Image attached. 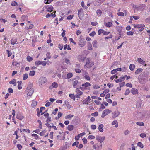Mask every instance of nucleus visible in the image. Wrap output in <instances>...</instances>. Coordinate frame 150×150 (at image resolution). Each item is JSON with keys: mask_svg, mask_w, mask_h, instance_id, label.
<instances>
[{"mask_svg": "<svg viewBox=\"0 0 150 150\" xmlns=\"http://www.w3.org/2000/svg\"><path fill=\"white\" fill-rule=\"evenodd\" d=\"M124 80V77H121L119 79H118L115 80V82L117 83H118L119 82H121Z\"/></svg>", "mask_w": 150, "mask_h": 150, "instance_id": "6ab92c4d", "label": "nucleus"}, {"mask_svg": "<svg viewBox=\"0 0 150 150\" xmlns=\"http://www.w3.org/2000/svg\"><path fill=\"white\" fill-rule=\"evenodd\" d=\"M78 83V80H75L73 82L72 85L74 88H76V86Z\"/></svg>", "mask_w": 150, "mask_h": 150, "instance_id": "2f4dec72", "label": "nucleus"}, {"mask_svg": "<svg viewBox=\"0 0 150 150\" xmlns=\"http://www.w3.org/2000/svg\"><path fill=\"white\" fill-rule=\"evenodd\" d=\"M46 64L47 63L46 62L44 61H37L35 62V64L36 66L41 64L44 66H45Z\"/></svg>", "mask_w": 150, "mask_h": 150, "instance_id": "20e7f679", "label": "nucleus"}, {"mask_svg": "<svg viewBox=\"0 0 150 150\" xmlns=\"http://www.w3.org/2000/svg\"><path fill=\"white\" fill-rule=\"evenodd\" d=\"M136 124L140 126H143L144 125V124L143 122H136Z\"/></svg>", "mask_w": 150, "mask_h": 150, "instance_id": "79ce46f5", "label": "nucleus"}, {"mask_svg": "<svg viewBox=\"0 0 150 150\" xmlns=\"http://www.w3.org/2000/svg\"><path fill=\"white\" fill-rule=\"evenodd\" d=\"M16 82V79H13V80H11L10 81H9V83L10 84H13L14 83H15Z\"/></svg>", "mask_w": 150, "mask_h": 150, "instance_id": "69168bd1", "label": "nucleus"}, {"mask_svg": "<svg viewBox=\"0 0 150 150\" xmlns=\"http://www.w3.org/2000/svg\"><path fill=\"white\" fill-rule=\"evenodd\" d=\"M91 100L90 97V96H88L87 98L83 100V104H86L87 102H88L90 101Z\"/></svg>", "mask_w": 150, "mask_h": 150, "instance_id": "dca6fc26", "label": "nucleus"}, {"mask_svg": "<svg viewBox=\"0 0 150 150\" xmlns=\"http://www.w3.org/2000/svg\"><path fill=\"white\" fill-rule=\"evenodd\" d=\"M86 42V41L84 39H81L79 41V46L81 47L84 46L85 45Z\"/></svg>", "mask_w": 150, "mask_h": 150, "instance_id": "0eeeda50", "label": "nucleus"}, {"mask_svg": "<svg viewBox=\"0 0 150 150\" xmlns=\"http://www.w3.org/2000/svg\"><path fill=\"white\" fill-rule=\"evenodd\" d=\"M26 58L27 60L29 62L31 61L33 59V58L30 56L29 55L27 56Z\"/></svg>", "mask_w": 150, "mask_h": 150, "instance_id": "09e8293b", "label": "nucleus"}, {"mask_svg": "<svg viewBox=\"0 0 150 150\" xmlns=\"http://www.w3.org/2000/svg\"><path fill=\"white\" fill-rule=\"evenodd\" d=\"M98 113L97 111H96L95 112L92 113L91 114V115L92 116H95V117L98 116Z\"/></svg>", "mask_w": 150, "mask_h": 150, "instance_id": "6e6d98bb", "label": "nucleus"}, {"mask_svg": "<svg viewBox=\"0 0 150 150\" xmlns=\"http://www.w3.org/2000/svg\"><path fill=\"white\" fill-rule=\"evenodd\" d=\"M28 77V74L25 73L23 75V80H25Z\"/></svg>", "mask_w": 150, "mask_h": 150, "instance_id": "58836bf2", "label": "nucleus"}, {"mask_svg": "<svg viewBox=\"0 0 150 150\" xmlns=\"http://www.w3.org/2000/svg\"><path fill=\"white\" fill-rule=\"evenodd\" d=\"M45 8L47 9V12H52L54 9L53 7L51 5H47L45 6Z\"/></svg>", "mask_w": 150, "mask_h": 150, "instance_id": "39448f33", "label": "nucleus"}, {"mask_svg": "<svg viewBox=\"0 0 150 150\" xmlns=\"http://www.w3.org/2000/svg\"><path fill=\"white\" fill-rule=\"evenodd\" d=\"M137 61L139 63L144 66H146L145 61L143 60L141 58H138L137 59Z\"/></svg>", "mask_w": 150, "mask_h": 150, "instance_id": "1a4fd4ad", "label": "nucleus"}, {"mask_svg": "<svg viewBox=\"0 0 150 150\" xmlns=\"http://www.w3.org/2000/svg\"><path fill=\"white\" fill-rule=\"evenodd\" d=\"M108 114L106 110H104L103 112L101 117L102 118H104Z\"/></svg>", "mask_w": 150, "mask_h": 150, "instance_id": "412c9836", "label": "nucleus"}, {"mask_svg": "<svg viewBox=\"0 0 150 150\" xmlns=\"http://www.w3.org/2000/svg\"><path fill=\"white\" fill-rule=\"evenodd\" d=\"M37 122L39 123V128L40 129H42V122L40 120H38L37 121Z\"/></svg>", "mask_w": 150, "mask_h": 150, "instance_id": "a19ab883", "label": "nucleus"}, {"mask_svg": "<svg viewBox=\"0 0 150 150\" xmlns=\"http://www.w3.org/2000/svg\"><path fill=\"white\" fill-rule=\"evenodd\" d=\"M96 139L101 143L105 139L104 136L101 137L98 135L96 136Z\"/></svg>", "mask_w": 150, "mask_h": 150, "instance_id": "423d86ee", "label": "nucleus"}, {"mask_svg": "<svg viewBox=\"0 0 150 150\" xmlns=\"http://www.w3.org/2000/svg\"><path fill=\"white\" fill-rule=\"evenodd\" d=\"M135 67L134 64H130L129 65V68L130 70L132 71L134 70Z\"/></svg>", "mask_w": 150, "mask_h": 150, "instance_id": "cd10ccee", "label": "nucleus"}, {"mask_svg": "<svg viewBox=\"0 0 150 150\" xmlns=\"http://www.w3.org/2000/svg\"><path fill=\"white\" fill-rule=\"evenodd\" d=\"M88 49L91 50H93L92 47V45L91 44L89 43L88 44Z\"/></svg>", "mask_w": 150, "mask_h": 150, "instance_id": "603ef678", "label": "nucleus"}, {"mask_svg": "<svg viewBox=\"0 0 150 150\" xmlns=\"http://www.w3.org/2000/svg\"><path fill=\"white\" fill-rule=\"evenodd\" d=\"M37 104V102L33 101L32 102V103L31 104V106L32 107L34 108L35 107Z\"/></svg>", "mask_w": 150, "mask_h": 150, "instance_id": "f704fd0d", "label": "nucleus"}, {"mask_svg": "<svg viewBox=\"0 0 150 150\" xmlns=\"http://www.w3.org/2000/svg\"><path fill=\"white\" fill-rule=\"evenodd\" d=\"M47 80L45 77H41L39 79V84L40 86H42L43 84L46 83Z\"/></svg>", "mask_w": 150, "mask_h": 150, "instance_id": "f03ea898", "label": "nucleus"}, {"mask_svg": "<svg viewBox=\"0 0 150 150\" xmlns=\"http://www.w3.org/2000/svg\"><path fill=\"white\" fill-rule=\"evenodd\" d=\"M137 146L142 148H143L144 147L143 145L141 142H138Z\"/></svg>", "mask_w": 150, "mask_h": 150, "instance_id": "a18cd8bd", "label": "nucleus"}, {"mask_svg": "<svg viewBox=\"0 0 150 150\" xmlns=\"http://www.w3.org/2000/svg\"><path fill=\"white\" fill-rule=\"evenodd\" d=\"M126 86L127 87H129L130 88H132V84L129 83H127L126 84Z\"/></svg>", "mask_w": 150, "mask_h": 150, "instance_id": "774afa93", "label": "nucleus"}, {"mask_svg": "<svg viewBox=\"0 0 150 150\" xmlns=\"http://www.w3.org/2000/svg\"><path fill=\"white\" fill-rule=\"evenodd\" d=\"M79 144V142L78 141H76L73 143L72 146H76V147H78V145Z\"/></svg>", "mask_w": 150, "mask_h": 150, "instance_id": "c03bdc74", "label": "nucleus"}, {"mask_svg": "<svg viewBox=\"0 0 150 150\" xmlns=\"http://www.w3.org/2000/svg\"><path fill=\"white\" fill-rule=\"evenodd\" d=\"M31 135L33 137H35V139L36 140L38 139L39 138V136L36 134H31Z\"/></svg>", "mask_w": 150, "mask_h": 150, "instance_id": "8fccbe9b", "label": "nucleus"}, {"mask_svg": "<svg viewBox=\"0 0 150 150\" xmlns=\"http://www.w3.org/2000/svg\"><path fill=\"white\" fill-rule=\"evenodd\" d=\"M73 74L71 73H68L67 75V78L66 79H69L72 77Z\"/></svg>", "mask_w": 150, "mask_h": 150, "instance_id": "e433bc0d", "label": "nucleus"}, {"mask_svg": "<svg viewBox=\"0 0 150 150\" xmlns=\"http://www.w3.org/2000/svg\"><path fill=\"white\" fill-rule=\"evenodd\" d=\"M84 78L86 79L88 81L90 80V78L87 75H85L84 76Z\"/></svg>", "mask_w": 150, "mask_h": 150, "instance_id": "0e129e2a", "label": "nucleus"}, {"mask_svg": "<svg viewBox=\"0 0 150 150\" xmlns=\"http://www.w3.org/2000/svg\"><path fill=\"white\" fill-rule=\"evenodd\" d=\"M143 69L142 68H138L135 72L134 73L135 75H137L138 74L142 72L143 71Z\"/></svg>", "mask_w": 150, "mask_h": 150, "instance_id": "5701e85b", "label": "nucleus"}, {"mask_svg": "<svg viewBox=\"0 0 150 150\" xmlns=\"http://www.w3.org/2000/svg\"><path fill=\"white\" fill-rule=\"evenodd\" d=\"M115 78L116 79H117L118 78V76H117V74H115L113 76H112L110 78V79L111 80H113L114 78Z\"/></svg>", "mask_w": 150, "mask_h": 150, "instance_id": "5fc2aeb1", "label": "nucleus"}, {"mask_svg": "<svg viewBox=\"0 0 150 150\" xmlns=\"http://www.w3.org/2000/svg\"><path fill=\"white\" fill-rule=\"evenodd\" d=\"M76 92L77 94H79L80 95H82L83 93V92L80 91L78 88H77L76 89Z\"/></svg>", "mask_w": 150, "mask_h": 150, "instance_id": "7c9ffc66", "label": "nucleus"}, {"mask_svg": "<svg viewBox=\"0 0 150 150\" xmlns=\"http://www.w3.org/2000/svg\"><path fill=\"white\" fill-rule=\"evenodd\" d=\"M11 5L13 6H15L16 5H18L17 3L15 1H13L11 3Z\"/></svg>", "mask_w": 150, "mask_h": 150, "instance_id": "052dcab7", "label": "nucleus"}, {"mask_svg": "<svg viewBox=\"0 0 150 150\" xmlns=\"http://www.w3.org/2000/svg\"><path fill=\"white\" fill-rule=\"evenodd\" d=\"M85 134V132H83L80 133V134H79L78 135L76 136L75 137V139L76 141L78 140L81 137L84 135Z\"/></svg>", "mask_w": 150, "mask_h": 150, "instance_id": "4468645a", "label": "nucleus"}, {"mask_svg": "<svg viewBox=\"0 0 150 150\" xmlns=\"http://www.w3.org/2000/svg\"><path fill=\"white\" fill-rule=\"evenodd\" d=\"M96 34V32L95 31H93L91 33H90L89 35L93 37Z\"/></svg>", "mask_w": 150, "mask_h": 150, "instance_id": "13d9d810", "label": "nucleus"}, {"mask_svg": "<svg viewBox=\"0 0 150 150\" xmlns=\"http://www.w3.org/2000/svg\"><path fill=\"white\" fill-rule=\"evenodd\" d=\"M104 31V30L102 29H100L98 30V35H100L102 33H103V32Z\"/></svg>", "mask_w": 150, "mask_h": 150, "instance_id": "864d4df0", "label": "nucleus"}, {"mask_svg": "<svg viewBox=\"0 0 150 150\" xmlns=\"http://www.w3.org/2000/svg\"><path fill=\"white\" fill-rule=\"evenodd\" d=\"M64 103L65 104H63V105H66L67 107L69 108L71 107V106L70 105L68 101L66 100L65 101Z\"/></svg>", "mask_w": 150, "mask_h": 150, "instance_id": "4be33fe9", "label": "nucleus"}, {"mask_svg": "<svg viewBox=\"0 0 150 150\" xmlns=\"http://www.w3.org/2000/svg\"><path fill=\"white\" fill-rule=\"evenodd\" d=\"M122 28H124L122 27H116V30L119 32V35L123 36L124 32L122 31Z\"/></svg>", "mask_w": 150, "mask_h": 150, "instance_id": "7ed1b4c3", "label": "nucleus"}, {"mask_svg": "<svg viewBox=\"0 0 150 150\" xmlns=\"http://www.w3.org/2000/svg\"><path fill=\"white\" fill-rule=\"evenodd\" d=\"M83 13V10L82 8H80L79 10H78V15L79 18L81 20L83 18V16H81V15Z\"/></svg>", "mask_w": 150, "mask_h": 150, "instance_id": "9d476101", "label": "nucleus"}, {"mask_svg": "<svg viewBox=\"0 0 150 150\" xmlns=\"http://www.w3.org/2000/svg\"><path fill=\"white\" fill-rule=\"evenodd\" d=\"M140 80H141V81H140V83H141L142 84L146 83L147 81V76L146 77H142L139 80L140 81Z\"/></svg>", "mask_w": 150, "mask_h": 150, "instance_id": "9b49d317", "label": "nucleus"}, {"mask_svg": "<svg viewBox=\"0 0 150 150\" xmlns=\"http://www.w3.org/2000/svg\"><path fill=\"white\" fill-rule=\"evenodd\" d=\"M74 129V126L71 125H69L67 127V129L69 131H72Z\"/></svg>", "mask_w": 150, "mask_h": 150, "instance_id": "c85d7f7f", "label": "nucleus"}, {"mask_svg": "<svg viewBox=\"0 0 150 150\" xmlns=\"http://www.w3.org/2000/svg\"><path fill=\"white\" fill-rule=\"evenodd\" d=\"M17 147L18 149V150H21V149L22 148V146L20 144H18L17 145Z\"/></svg>", "mask_w": 150, "mask_h": 150, "instance_id": "338daca9", "label": "nucleus"}, {"mask_svg": "<svg viewBox=\"0 0 150 150\" xmlns=\"http://www.w3.org/2000/svg\"><path fill=\"white\" fill-rule=\"evenodd\" d=\"M16 117L17 119H19L20 120H22L24 118V117L22 115L21 113L18 112L17 115Z\"/></svg>", "mask_w": 150, "mask_h": 150, "instance_id": "f8f14e48", "label": "nucleus"}, {"mask_svg": "<svg viewBox=\"0 0 150 150\" xmlns=\"http://www.w3.org/2000/svg\"><path fill=\"white\" fill-rule=\"evenodd\" d=\"M46 55L47 59H50L51 58V56L50 55V53L49 52H47Z\"/></svg>", "mask_w": 150, "mask_h": 150, "instance_id": "4d7b16f0", "label": "nucleus"}, {"mask_svg": "<svg viewBox=\"0 0 150 150\" xmlns=\"http://www.w3.org/2000/svg\"><path fill=\"white\" fill-rule=\"evenodd\" d=\"M69 96L72 99L74 100H75V97L73 94H70L69 95Z\"/></svg>", "mask_w": 150, "mask_h": 150, "instance_id": "de8ad7c7", "label": "nucleus"}, {"mask_svg": "<svg viewBox=\"0 0 150 150\" xmlns=\"http://www.w3.org/2000/svg\"><path fill=\"white\" fill-rule=\"evenodd\" d=\"M134 27L135 28H144L145 27V25L144 24H138L137 25H134Z\"/></svg>", "mask_w": 150, "mask_h": 150, "instance_id": "ddd939ff", "label": "nucleus"}, {"mask_svg": "<svg viewBox=\"0 0 150 150\" xmlns=\"http://www.w3.org/2000/svg\"><path fill=\"white\" fill-rule=\"evenodd\" d=\"M82 55H79L77 57V59L80 62H81L82 61Z\"/></svg>", "mask_w": 150, "mask_h": 150, "instance_id": "3c124183", "label": "nucleus"}, {"mask_svg": "<svg viewBox=\"0 0 150 150\" xmlns=\"http://www.w3.org/2000/svg\"><path fill=\"white\" fill-rule=\"evenodd\" d=\"M90 63V60L88 58L87 59V61L86 63V64L84 66V67H86L87 68H89V63Z\"/></svg>", "mask_w": 150, "mask_h": 150, "instance_id": "a878e982", "label": "nucleus"}, {"mask_svg": "<svg viewBox=\"0 0 150 150\" xmlns=\"http://www.w3.org/2000/svg\"><path fill=\"white\" fill-rule=\"evenodd\" d=\"M33 86V84L32 83H29L28 86L27 87L26 90H30V89H31Z\"/></svg>", "mask_w": 150, "mask_h": 150, "instance_id": "b1692460", "label": "nucleus"}, {"mask_svg": "<svg viewBox=\"0 0 150 150\" xmlns=\"http://www.w3.org/2000/svg\"><path fill=\"white\" fill-rule=\"evenodd\" d=\"M51 16L52 17H53V18H54L56 16V15L55 14V13H54V14H53V13H51V14L48 13V14H47L46 15V16H45V17L46 18H48L50 17Z\"/></svg>", "mask_w": 150, "mask_h": 150, "instance_id": "aec40b11", "label": "nucleus"}, {"mask_svg": "<svg viewBox=\"0 0 150 150\" xmlns=\"http://www.w3.org/2000/svg\"><path fill=\"white\" fill-rule=\"evenodd\" d=\"M82 86L83 87H89L91 86V84L88 82H86L85 83H83L82 84Z\"/></svg>", "mask_w": 150, "mask_h": 150, "instance_id": "bb28decb", "label": "nucleus"}, {"mask_svg": "<svg viewBox=\"0 0 150 150\" xmlns=\"http://www.w3.org/2000/svg\"><path fill=\"white\" fill-rule=\"evenodd\" d=\"M73 116L74 115H73L69 114V115L65 116V118L66 119H69L70 120L73 117Z\"/></svg>", "mask_w": 150, "mask_h": 150, "instance_id": "473e14b6", "label": "nucleus"}, {"mask_svg": "<svg viewBox=\"0 0 150 150\" xmlns=\"http://www.w3.org/2000/svg\"><path fill=\"white\" fill-rule=\"evenodd\" d=\"M16 42H17V40L16 39H12L11 40V44L12 45H13L15 44Z\"/></svg>", "mask_w": 150, "mask_h": 150, "instance_id": "c9c22d12", "label": "nucleus"}, {"mask_svg": "<svg viewBox=\"0 0 150 150\" xmlns=\"http://www.w3.org/2000/svg\"><path fill=\"white\" fill-rule=\"evenodd\" d=\"M134 33L133 32L131 31L127 32V34L128 35H133Z\"/></svg>", "mask_w": 150, "mask_h": 150, "instance_id": "e2e57ef3", "label": "nucleus"}, {"mask_svg": "<svg viewBox=\"0 0 150 150\" xmlns=\"http://www.w3.org/2000/svg\"><path fill=\"white\" fill-rule=\"evenodd\" d=\"M130 91L129 89H127L125 93V95H128L130 93Z\"/></svg>", "mask_w": 150, "mask_h": 150, "instance_id": "bf43d9fd", "label": "nucleus"}, {"mask_svg": "<svg viewBox=\"0 0 150 150\" xmlns=\"http://www.w3.org/2000/svg\"><path fill=\"white\" fill-rule=\"evenodd\" d=\"M104 126L103 124H100L98 127L99 131L100 132H103V127Z\"/></svg>", "mask_w": 150, "mask_h": 150, "instance_id": "f3484780", "label": "nucleus"}, {"mask_svg": "<svg viewBox=\"0 0 150 150\" xmlns=\"http://www.w3.org/2000/svg\"><path fill=\"white\" fill-rule=\"evenodd\" d=\"M35 74V71L34 70L31 71L29 74V75L31 76H33Z\"/></svg>", "mask_w": 150, "mask_h": 150, "instance_id": "4c0bfd02", "label": "nucleus"}, {"mask_svg": "<svg viewBox=\"0 0 150 150\" xmlns=\"http://www.w3.org/2000/svg\"><path fill=\"white\" fill-rule=\"evenodd\" d=\"M96 13L97 16L98 17H99L101 16L102 12L101 10L98 9L97 10Z\"/></svg>", "mask_w": 150, "mask_h": 150, "instance_id": "c756f323", "label": "nucleus"}, {"mask_svg": "<svg viewBox=\"0 0 150 150\" xmlns=\"http://www.w3.org/2000/svg\"><path fill=\"white\" fill-rule=\"evenodd\" d=\"M104 25L107 27H110L112 26V23L110 22L107 23L104 22Z\"/></svg>", "mask_w": 150, "mask_h": 150, "instance_id": "a211bd4d", "label": "nucleus"}, {"mask_svg": "<svg viewBox=\"0 0 150 150\" xmlns=\"http://www.w3.org/2000/svg\"><path fill=\"white\" fill-rule=\"evenodd\" d=\"M6 52L8 54V57H10L11 55L12 54V53L9 50H7Z\"/></svg>", "mask_w": 150, "mask_h": 150, "instance_id": "680f3d73", "label": "nucleus"}, {"mask_svg": "<svg viewBox=\"0 0 150 150\" xmlns=\"http://www.w3.org/2000/svg\"><path fill=\"white\" fill-rule=\"evenodd\" d=\"M131 5L132 6L134 10L139 11H143L144 10L146 5L144 4H140L139 6H137L133 4H131Z\"/></svg>", "mask_w": 150, "mask_h": 150, "instance_id": "f257e3e1", "label": "nucleus"}, {"mask_svg": "<svg viewBox=\"0 0 150 150\" xmlns=\"http://www.w3.org/2000/svg\"><path fill=\"white\" fill-rule=\"evenodd\" d=\"M97 41L96 40H95L93 41L92 42V44L93 45V47L95 48H97Z\"/></svg>", "mask_w": 150, "mask_h": 150, "instance_id": "393cba45", "label": "nucleus"}, {"mask_svg": "<svg viewBox=\"0 0 150 150\" xmlns=\"http://www.w3.org/2000/svg\"><path fill=\"white\" fill-rule=\"evenodd\" d=\"M45 109V108L44 107L42 106L40 108V112L41 115H43L44 114V113L42 112V110Z\"/></svg>", "mask_w": 150, "mask_h": 150, "instance_id": "ea45409f", "label": "nucleus"}, {"mask_svg": "<svg viewBox=\"0 0 150 150\" xmlns=\"http://www.w3.org/2000/svg\"><path fill=\"white\" fill-rule=\"evenodd\" d=\"M74 16V15H69L67 17V20H70L73 18Z\"/></svg>", "mask_w": 150, "mask_h": 150, "instance_id": "49530a36", "label": "nucleus"}, {"mask_svg": "<svg viewBox=\"0 0 150 150\" xmlns=\"http://www.w3.org/2000/svg\"><path fill=\"white\" fill-rule=\"evenodd\" d=\"M112 117L113 118H115L119 115L120 112L117 110L115 111L112 113Z\"/></svg>", "mask_w": 150, "mask_h": 150, "instance_id": "6e6552de", "label": "nucleus"}, {"mask_svg": "<svg viewBox=\"0 0 150 150\" xmlns=\"http://www.w3.org/2000/svg\"><path fill=\"white\" fill-rule=\"evenodd\" d=\"M58 84L55 82H53L52 84V87L53 88H57L58 87Z\"/></svg>", "mask_w": 150, "mask_h": 150, "instance_id": "37998d69", "label": "nucleus"}, {"mask_svg": "<svg viewBox=\"0 0 150 150\" xmlns=\"http://www.w3.org/2000/svg\"><path fill=\"white\" fill-rule=\"evenodd\" d=\"M34 91V90L33 89L30 90L28 93L27 95L29 96H31L33 93Z\"/></svg>", "mask_w": 150, "mask_h": 150, "instance_id": "72a5a7b5", "label": "nucleus"}, {"mask_svg": "<svg viewBox=\"0 0 150 150\" xmlns=\"http://www.w3.org/2000/svg\"><path fill=\"white\" fill-rule=\"evenodd\" d=\"M131 92L133 95H135L138 93V91L137 89L132 88L131 90Z\"/></svg>", "mask_w": 150, "mask_h": 150, "instance_id": "2eb2a0df", "label": "nucleus"}]
</instances>
